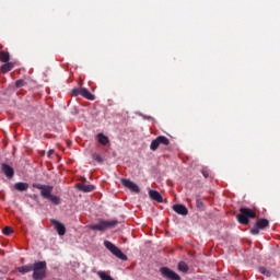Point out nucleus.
<instances>
[{
    "label": "nucleus",
    "instance_id": "21",
    "mask_svg": "<svg viewBox=\"0 0 280 280\" xmlns=\"http://www.w3.org/2000/svg\"><path fill=\"white\" fill-rule=\"evenodd\" d=\"M177 268L180 272H189V266L185 261H179Z\"/></svg>",
    "mask_w": 280,
    "mask_h": 280
},
{
    "label": "nucleus",
    "instance_id": "24",
    "mask_svg": "<svg viewBox=\"0 0 280 280\" xmlns=\"http://www.w3.org/2000/svg\"><path fill=\"white\" fill-rule=\"evenodd\" d=\"M16 89H21V86H25V81L24 80H18L15 82Z\"/></svg>",
    "mask_w": 280,
    "mask_h": 280
},
{
    "label": "nucleus",
    "instance_id": "12",
    "mask_svg": "<svg viewBox=\"0 0 280 280\" xmlns=\"http://www.w3.org/2000/svg\"><path fill=\"white\" fill-rule=\"evenodd\" d=\"M1 172L7 176V178H12L14 176V168L5 163L1 164Z\"/></svg>",
    "mask_w": 280,
    "mask_h": 280
},
{
    "label": "nucleus",
    "instance_id": "26",
    "mask_svg": "<svg viewBox=\"0 0 280 280\" xmlns=\"http://www.w3.org/2000/svg\"><path fill=\"white\" fill-rule=\"evenodd\" d=\"M202 176H205V178H209V171H202Z\"/></svg>",
    "mask_w": 280,
    "mask_h": 280
},
{
    "label": "nucleus",
    "instance_id": "4",
    "mask_svg": "<svg viewBox=\"0 0 280 280\" xmlns=\"http://www.w3.org/2000/svg\"><path fill=\"white\" fill-rule=\"evenodd\" d=\"M104 246L107 248L108 252L115 255L118 259H121L122 261H128V256L126 254L121 253V249L117 247L115 244H113L109 241L104 242Z\"/></svg>",
    "mask_w": 280,
    "mask_h": 280
},
{
    "label": "nucleus",
    "instance_id": "16",
    "mask_svg": "<svg viewBox=\"0 0 280 280\" xmlns=\"http://www.w3.org/2000/svg\"><path fill=\"white\" fill-rule=\"evenodd\" d=\"M14 189H16V191H27V189H30V184L23 182L16 183Z\"/></svg>",
    "mask_w": 280,
    "mask_h": 280
},
{
    "label": "nucleus",
    "instance_id": "1",
    "mask_svg": "<svg viewBox=\"0 0 280 280\" xmlns=\"http://www.w3.org/2000/svg\"><path fill=\"white\" fill-rule=\"evenodd\" d=\"M36 189L40 190V196L45 198L46 200H50L52 205H60V197L51 195V191H54V186H47V185H36Z\"/></svg>",
    "mask_w": 280,
    "mask_h": 280
},
{
    "label": "nucleus",
    "instance_id": "8",
    "mask_svg": "<svg viewBox=\"0 0 280 280\" xmlns=\"http://www.w3.org/2000/svg\"><path fill=\"white\" fill-rule=\"evenodd\" d=\"M268 224L270 223L268 222L267 219H259L256 222L255 226L250 230L252 235H259V231L267 229Z\"/></svg>",
    "mask_w": 280,
    "mask_h": 280
},
{
    "label": "nucleus",
    "instance_id": "20",
    "mask_svg": "<svg viewBox=\"0 0 280 280\" xmlns=\"http://www.w3.org/2000/svg\"><path fill=\"white\" fill-rule=\"evenodd\" d=\"M13 68H14V65L12 62H8L1 67V71H2V73H8V72L12 71Z\"/></svg>",
    "mask_w": 280,
    "mask_h": 280
},
{
    "label": "nucleus",
    "instance_id": "7",
    "mask_svg": "<svg viewBox=\"0 0 280 280\" xmlns=\"http://www.w3.org/2000/svg\"><path fill=\"white\" fill-rule=\"evenodd\" d=\"M160 272H161L162 277H164V279L180 280V276L167 267H162L160 269Z\"/></svg>",
    "mask_w": 280,
    "mask_h": 280
},
{
    "label": "nucleus",
    "instance_id": "6",
    "mask_svg": "<svg viewBox=\"0 0 280 280\" xmlns=\"http://www.w3.org/2000/svg\"><path fill=\"white\" fill-rule=\"evenodd\" d=\"M170 143V139L165 136H160L155 140H152L150 150L156 152L159 150V145H167Z\"/></svg>",
    "mask_w": 280,
    "mask_h": 280
},
{
    "label": "nucleus",
    "instance_id": "2",
    "mask_svg": "<svg viewBox=\"0 0 280 280\" xmlns=\"http://www.w3.org/2000/svg\"><path fill=\"white\" fill-rule=\"evenodd\" d=\"M47 277V261H37L33 264V279L43 280Z\"/></svg>",
    "mask_w": 280,
    "mask_h": 280
},
{
    "label": "nucleus",
    "instance_id": "5",
    "mask_svg": "<svg viewBox=\"0 0 280 280\" xmlns=\"http://www.w3.org/2000/svg\"><path fill=\"white\" fill-rule=\"evenodd\" d=\"M119 222L117 220L113 221H100L97 224L90 225L92 231H106V229H113L117 226Z\"/></svg>",
    "mask_w": 280,
    "mask_h": 280
},
{
    "label": "nucleus",
    "instance_id": "17",
    "mask_svg": "<svg viewBox=\"0 0 280 280\" xmlns=\"http://www.w3.org/2000/svg\"><path fill=\"white\" fill-rule=\"evenodd\" d=\"M18 270L22 275H25V272H32V270H34V265H25V266L19 267Z\"/></svg>",
    "mask_w": 280,
    "mask_h": 280
},
{
    "label": "nucleus",
    "instance_id": "9",
    "mask_svg": "<svg viewBox=\"0 0 280 280\" xmlns=\"http://www.w3.org/2000/svg\"><path fill=\"white\" fill-rule=\"evenodd\" d=\"M72 95L74 97H78V95H81L82 97H85V100H91V101L95 100V95L91 94L89 90L84 88L72 90Z\"/></svg>",
    "mask_w": 280,
    "mask_h": 280
},
{
    "label": "nucleus",
    "instance_id": "3",
    "mask_svg": "<svg viewBox=\"0 0 280 280\" xmlns=\"http://www.w3.org/2000/svg\"><path fill=\"white\" fill-rule=\"evenodd\" d=\"M236 218L240 224H248L249 220L257 218V214L250 208H241Z\"/></svg>",
    "mask_w": 280,
    "mask_h": 280
},
{
    "label": "nucleus",
    "instance_id": "11",
    "mask_svg": "<svg viewBox=\"0 0 280 280\" xmlns=\"http://www.w3.org/2000/svg\"><path fill=\"white\" fill-rule=\"evenodd\" d=\"M51 224L55 225L56 231L58 232V235H65L67 233V228H65V224L60 223L56 219H51Z\"/></svg>",
    "mask_w": 280,
    "mask_h": 280
},
{
    "label": "nucleus",
    "instance_id": "23",
    "mask_svg": "<svg viewBox=\"0 0 280 280\" xmlns=\"http://www.w3.org/2000/svg\"><path fill=\"white\" fill-rule=\"evenodd\" d=\"M12 233H14V230H12V228L5 226V228L3 229V234H4V235H12Z\"/></svg>",
    "mask_w": 280,
    "mask_h": 280
},
{
    "label": "nucleus",
    "instance_id": "27",
    "mask_svg": "<svg viewBox=\"0 0 280 280\" xmlns=\"http://www.w3.org/2000/svg\"><path fill=\"white\" fill-rule=\"evenodd\" d=\"M197 207H202V202L200 199H197Z\"/></svg>",
    "mask_w": 280,
    "mask_h": 280
},
{
    "label": "nucleus",
    "instance_id": "19",
    "mask_svg": "<svg viewBox=\"0 0 280 280\" xmlns=\"http://www.w3.org/2000/svg\"><path fill=\"white\" fill-rule=\"evenodd\" d=\"M97 139L98 143H101L102 145H107V143L109 142L108 137H106L104 133H98Z\"/></svg>",
    "mask_w": 280,
    "mask_h": 280
},
{
    "label": "nucleus",
    "instance_id": "22",
    "mask_svg": "<svg viewBox=\"0 0 280 280\" xmlns=\"http://www.w3.org/2000/svg\"><path fill=\"white\" fill-rule=\"evenodd\" d=\"M259 272H261V275H265V277H270L272 275V272L268 270L266 267H260Z\"/></svg>",
    "mask_w": 280,
    "mask_h": 280
},
{
    "label": "nucleus",
    "instance_id": "13",
    "mask_svg": "<svg viewBox=\"0 0 280 280\" xmlns=\"http://www.w3.org/2000/svg\"><path fill=\"white\" fill-rule=\"evenodd\" d=\"M75 187H77V189H79V191H84L85 194H89L90 191L95 190V186H93V185L77 184Z\"/></svg>",
    "mask_w": 280,
    "mask_h": 280
},
{
    "label": "nucleus",
    "instance_id": "10",
    "mask_svg": "<svg viewBox=\"0 0 280 280\" xmlns=\"http://www.w3.org/2000/svg\"><path fill=\"white\" fill-rule=\"evenodd\" d=\"M121 183L124 187L130 189V191H133V194H139V191H141V189H139V186L130 179H121Z\"/></svg>",
    "mask_w": 280,
    "mask_h": 280
},
{
    "label": "nucleus",
    "instance_id": "18",
    "mask_svg": "<svg viewBox=\"0 0 280 280\" xmlns=\"http://www.w3.org/2000/svg\"><path fill=\"white\" fill-rule=\"evenodd\" d=\"M0 61L9 62L10 61V52H8L5 50L0 51Z\"/></svg>",
    "mask_w": 280,
    "mask_h": 280
},
{
    "label": "nucleus",
    "instance_id": "28",
    "mask_svg": "<svg viewBox=\"0 0 280 280\" xmlns=\"http://www.w3.org/2000/svg\"><path fill=\"white\" fill-rule=\"evenodd\" d=\"M51 154H54V150L52 149L48 151V156H51Z\"/></svg>",
    "mask_w": 280,
    "mask_h": 280
},
{
    "label": "nucleus",
    "instance_id": "14",
    "mask_svg": "<svg viewBox=\"0 0 280 280\" xmlns=\"http://www.w3.org/2000/svg\"><path fill=\"white\" fill-rule=\"evenodd\" d=\"M173 211H175V213H178L179 215H187V213H189V210H187V207L183 205H174Z\"/></svg>",
    "mask_w": 280,
    "mask_h": 280
},
{
    "label": "nucleus",
    "instance_id": "15",
    "mask_svg": "<svg viewBox=\"0 0 280 280\" xmlns=\"http://www.w3.org/2000/svg\"><path fill=\"white\" fill-rule=\"evenodd\" d=\"M149 197L151 200H155V202H163V196H161L160 191L149 190Z\"/></svg>",
    "mask_w": 280,
    "mask_h": 280
},
{
    "label": "nucleus",
    "instance_id": "25",
    "mask_svg": "<svg viewBox=\"0 0 280 280\" xmlns=\"http://www.w3.org/2000/svg\"><path fill=\"white\" fill-rule=\"evenodd\" d=\"M93 159H94V161H97V163H102V155H100V154H97V153H94L93 154Z\"/></svg>",
    "mask_w": 280,
    "mask_h": 280
}]
</instances>
